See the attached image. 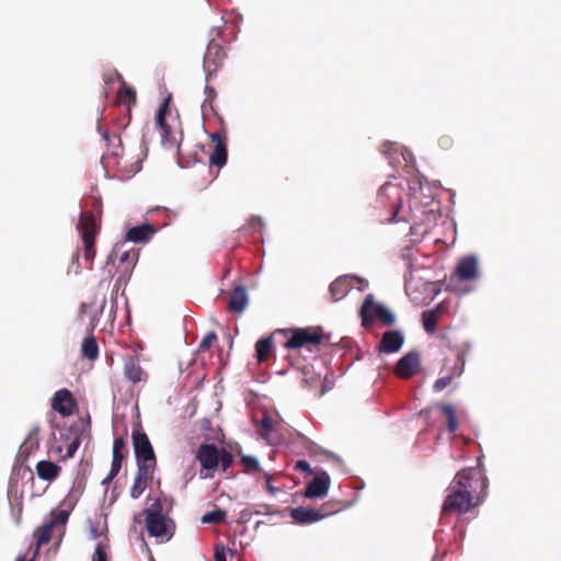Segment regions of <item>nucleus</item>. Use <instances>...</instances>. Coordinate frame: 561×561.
<instances>
[{
	"instance_id": "1",
	"label": "nucleus",
	"mask_w": 561,
	"mask_h": 561,
	"mask_svg": "<svg viewBox=\"0 0 561 561\" xmlns=\"http://www.w3.org/2000/svg\"><path fill=\"white\" fill-rule=\"evenodd\" d=\"M424 188L421 179L412 181L409 185L411 217L402 220L412 221L411 234L427 233L438 218V203L432 196L424 194Z\"/></svg>"
},
{
	"instance_id": "2",
	"label": "nucleus",
	"mask_w": 561,
	"mask_h": 561,
	"mask_svg": "<svg viewBox=\"0 0 561 561\" xmlns=\"http://www.w3.org/2000/svg\"><path fill=\"white\" fill-rule=\"evenodd\" d=\"M453 489L459 488L461 491H467L470 497H474L480 490V494L477 499L482 501L489 488V481L484 472L478 468H467L460 470L454 480L451 481Z\"/></svg>"
},
{
	"instance_id": "3",
	"label": "nucleus",
	"mask_w": 561,
	"mask_h": 561,
	"mask_svg": "<svg viewBox=\"0 0 561 561\" xmlns=\"http://www.w3.org/2000/svg\"><path fill=\"white\" fill-rule=\"evenodd\" d=\"M76 228L83 243L84 260L92 263L95 256L94 239L98 232V224L93 214L80 211Z\"/></svg>"
},
{
	"instance_id": "4",
	"label": "nucleus",
	"mask_w": 561,
	"mask_h": 561,
	"mask_svg": "<svg viewBox=\"0 0 561 561\" xmlns=\"http://www.w3.org/2000/svg\"><path fill=\"white\" fill-rule=\"evenodd\" d=\"M360 317L364 325L379 320L383 325L390 327L396 322V316L383 304L375 302L371 294L367 295L360 308Z\"/></svg>"
},
{
	"instance_id": "5",
	"label": "nucleus",
	"mask_w": 561,
	"mask_h": 561,
	"mask_svg": "<svg viewBox=\"0 0 561 561\" xmlns=\"http://www.w3.org/2000/svg\"><path fill=\"white\" fill-rule=\"evenodd\" d=\"M447 492L448 494L442 507V513L444 515L454 511L459 514L469 512L473 499L469 496L467 491H461L459 488L453 489V483H450Z\"/></svg>"
},
{
	"instance_id": "6",
	"label": "nucleus",
	"mask_w": 561,
	"mask_h": 561,
	"mask_svg": "<svg viewBox=\"0 0 561 561\" xmlns=\"http://www.w3.org/2000/svg\"><path fill=\"white\" fill-rule=\"evenodd\" d=\"M378 198L380 203L388 202L391 208L390 222H397L398 214L402 205V193L400 185L394 183L392 180L386 182L378 191Z\"/></svg>"
},
{
	"instance_id": "7",
	"label": "nucleus",
	"mask_w": 561,
	"mask_h": 561,
	"mask_svg": "<svg viewBox=\"0 0 561 561\" xmlns=\"http://www.w3.org/2000/svg\"><path fill=\"white\" fill-rule=\"evenodd\" d=\"M172 526L173 522L163 513L153 514L151 512L146 516V529L151 537L170 540L173 536V531L170 530Z\"/></svg>"
},
{
	"instance_id": "8",
	"label": "nucleus",
	"mask_w": 561,
	"mask_h": 561,
	"mask_svg": "<svg viewBox=\"0 0 561 561\" xmlns=\"http://www.w3.org/2000/svg\"><path fill=\"white\" fill-rule=\"evenodd\" d=\"M382 152L391 165H398L403 161L407 168H414L415 158L413 153L408 148L400 146L398 142H385Z\"/></svg>"
},
{
	"instance_id": "9",
	"label": "nucleus",
	"mask_w": 561,
	"mask_h": 561,
	"mask_svg": "<svg viewBox=\"0 0 561 561\" xmlns=\"http://www.w3.org/2000/svg\"><path fill=\"white\" fill-rule=\"evenodd\" d=\"M131 438L136 460H151L156 465L153 448L147 434L140 428H134Z\"/></svg>"
},
{
	"instance_id": "10",
	"label": "nucleus",
	"mask_w": 561,
	"mask_h": 561,
	"mask_svg": "<svg viewBox=\"0 0 561 561\" xmlns=\"http://www.w3.org/2000/svg\"><path fill=\"white\" fill-rule=\"evenodd\" d=\"M421 367V356L417 351L403 355L397 363L394 373L403 379L414 376Z\"/></svg>"
},
{
	"instance_id": "11",
	"label": "nucleus",
	"mask_w": 561,
	"mask_h": 561,
	"mask_svg": "<svg viewBox=\"0 0 561 561\" xmlns=\"http://www.w3.org/2000/svg\"><path fill=\"white\" fill-rule=\"evenodd\" d=\"M124 247L125 242L116 243L107 256V263H114L117 260L119 264L126 265L124 267L125 272H130L138 261L139 252L136 250L133 252L129 250H124Z\"/></svg>"
},
{
	"instance_id": "12",
	"label": "nucleus",
	"mask_w": 561,
	"mask_h": 561,
	"mask_svg": "<svg viewBox=\"0 0 561 561\" xmlns=\"http://www.w3.org/2000/svg\"><path fill=\"white\" fill-rule=\"evenodd\" d=\"M321 340V334L316 331H310L309 329H295L293 330L290 337L286 341L285 346L287 348H300L307 344L318 345Z\"/></svg>"
},
{
	"instance_id": "13",
	"label": "nucleus",
	"mask_w": 561,
	"mask_h": 561,
	"mask_svg": "<svg viewBox=\"0 0 561 561\" xmlns=\"http://www.w3.org/2000/svg\"><path fill=\"white\" fill-rule=\"evenodd\" d=\"M455 274L460 282H468L478 278V257L473 254L461 257L456 266Z\"/></svg>"
},
{
	"instance_id": "14",
	"label": "nucleus",
	"mask_w": 561,
	"mask_h": 561,
	"mask_svg": "<svg viewBox=\"0 0 561 561\" xmlns=\"http://www.w3.org/2000/svg\"><path fill=\"white\" fill-rule=\"evenodd\" d=\"M331 479L328 472L317 474L307 485L305 496L308 499H321L329 492Z\"/></svg>"
},
{
	"instance_id": "15",
	"label": "nucleus",
	"mask_w": 561,
	"mask_h": 561,
	"mask_svg": "<svg viewBox=\"0 0 561 561\" xmlns=\"http://www.w3.org/2000/svg\"><path fill=\"white\" fill-rule=\"evenodd\" d=\"M157 228L150 222H144L138 226L129 227L126 231V241L133 243H147L157 233Z\"/></svg>"
},
{
	"instance_id": "16",
	"label": "nucleus",
	"mask_w": 561,
	"mask_h": 561,
	"mask_svg": "<svg viewBox=\"0 0 561 561\" xmlns=\"http://www.w3.org/2000/svg\"><path fill=\"white\" fill-rule=\"evenodd\" d=\"M404 344V334L400 331H386L379 341V353L392 354L398 352Z\"/></svg>"
},
{
	"instance_id": "17",
	"label": "nucleus",
	"mask_w": 561,
	"mask_h": 561,
	"mask_svg": "<svg viewBox=\"0 0 561 561\" xmlns=\"http://www.w3.org/2000/svg\"><path fill=\"white\" fill-rule=\"evenodd\" d=\"M51 408L62 416L71 415L75 408L72 393L66 388L56 391L51 400Z\"/></svg>"
},
{
	"instance_id": "18",
	"label": "nucleus",
	"mask_w": 561,
	"mask_h": 561,
	"mask_svg": "<svg viewBox=\"0 0 561 561\" xmlns=\"http://www.w3.org/2000/svg\"><path fill=\"white\" fill-rule=\"evenodd\" d=\"M465 354L458 353L454 364V373L445 374L443 377L438 378L433 385V390L435 392H440L451 382L454 378L461 376L465 370Z\"/></svg>"
},
{
	"instance_id": "19",
	"label": "nucleus",
	"mask_w": 561,
	"mask_h": 561,
	"mask_svg": "<svg viewBox=\"0 0 561 561\" xmlns=\"http://www.w3.org/2000/svg\"><path fill=\"white\" fill-rule=\"evenodd\" d=\"M210 138L215 142V148L209 154L208 162L210 165L222 168L226 164L228 157L226 144L218 133L211 134Z\"/></svg>"
},
{
	"instance_id": "20",
	"label": "nucleus",
	"mask_w": 561,
	"mask_h": 561,
	"mask_svg": "<svg viewBox=\"0 0 561 561\" xmlns=\"http://www.w3.org/2000/svg\"><path fill=\"white\" fill-rule=\"evenodd\" d=\"M328 514L320 513V511H318V510L307 508V507H302V506L293 508L290 512V516L293 517V519L297 524H300V525L312 524V523L319 522L322 518H324Z\"/></svg>"
},
{
	"instance_id": "21",
	"label": "nucleus",
	"mask_w": 561,
	"mask_h": 561,
	"mask_svg": "<svg viewBox=\"0 0 561 561\" xmlns=\"http://www.w3.org/2000/svg\"><path fill=\"white\" fill-rule=\"evenodd\" d=\"M253 423L255 424V431L260 438L267 442L270 445L276 443V439L273 436V421L267 413H264L261 420H257L256 417L253 416Z\"/></svg>"
},
{
	"instance_id": "22",
	"label": "nucleus",
	"mask_w": 561,
	"mask_h": 561,
	"mask_svg": "<svg viewBox=\"0 0 561 561\" xmlns=\"http://www.w3.org/2000/svg\"><path fill=\"white\" fill-rule=\"evenodd\" d=\"M85 489V478L80 473L73 479L72 486L67 496L61 502V506H68L75 508L80 496L83 494Z\"/></svg>"
},
{
	"instance_id": "23",
	"label": "nucleus",
	"mask_w": 561,
	"mask_h": 561,
	"mask_svg": "<svg viewBox=\"0 0 561 561\" xmlns=\"http://www.w3.org/2000/svg\"><path fill=\"white\" fill-rule=\"evenodd\" d=\"M354 277L340 276L330 285V294L334 301L342 299L353 287Z\"/></svg>"
},
{
	"instance_id": "24",
	"label": "nucleus",
	"mask_w": 561,
	"mask_h": 561,
	"mask_svg": "<svg viewBox=\"0 0 561 561\" xmlns=\"http://www.w3.org/2000/svg\"><path fill=\"white\" fill-rule=\"evenodd\" d=\"M229 311L241 313L245 309V286L238 285L231 293L227 302Z\"/></svg>"
},
{
	"instance_id": "25",
	"label": "nucleus",
	"mask_w": 561,
	"mask_h": 561,
	"mask_svg": "<svg viewBox=\"0 0 561 561\" xmlns=\"http://www.w3.org/2000/svg\"><path fill=\"white\" fill-rule=\"evenodd\" d=\"M144 370L138 360L134 357H128L124 364V376L131 383L140 382L144 379Z\"/></svg>"
},
{
	"instance_id": "26",
	"label": "nucleus",
	"mask_w": 561,
	"mask_h": 561,
	"mask_svg": "<svg viewBox=\"0 0 561 561\" xmlns=\"http://www.w3.org/2000/svg\"><path fill=\"white\" fill-rule=\"evenodd\" d=\"M60 467L53 461L41 460L36 465V472L39 479L44 481H53L57 478Z\"/></svg>"
},
{
	"instance_id": "27",
	"label": "nucleus",
	"mask_w": 561,
	"mask_h": 561,
	"mask_svg": "<svg viewBox=\"0 0 561 561\" xmlns=\"http://www.w3.org/2000/svg\"><path fill=\"white\" fill-rule=\"evenodd\" d=\"M161 131V146L164 149H171L176 147L180 148V139L178 138V131L174 130L169 124H164L163 127H158Z\"/></svg>"
},
{
	"instance_id": "28",
	"label": "nucleus",
	"mask_w": 561,
	"mask_h": 561,
	"mask_svg": "<svg viewBox=\"0 0 561 561\" xmlns=\"http://www.w3.org/2000/svg\"><path fill=\"white\" fill-rule=\"evenodd\" d=\"M197 459L204 461H220V450L211 444H203L197 450Z\"/></svg>"
},
{
	"instance_id": "29",
	"label": "nucleus",
	"mask_w": 561,
	"mask_h": 561,
	"mask_svg": "<svg viewBox=\"0 0 561 561\" xmlns=\"http://www.w3.org/2000/svg\"><path fill=\"white\" fill-rule=\"evenodd\" d=\"M81 353L82 356L85 357L89 360H94L99 356V346L96 339L94 336H87L84 337L82 345H81Z\"/></svg>"
},
{
	"instance_id": "30",
	"label": "nucleus",
	"mask_w": 561,
	"mask_h": 561,
	"mask_svg": "<svg viewBox=\"0 0 561 561\" xmlns=\"http://www.w3.org/2000/svg\"><path fill=\"white\" fill-rule=\"evenodd\" d=\"M273 347V339L272 336H266L257 341L255 345V357L259 363L265 362L272 351Z\"/></svg>"
},
{
	"instance_id": "31",
	"label": "nucleus",
	"mask_w": 561,
	"mask_h": 561,
	"mask_svg": "<svg viewBox=\"0 0 561 561\" xmlns=\"http://www.w3.org/2000/svg\"><path fill=\"white\" fill-rule=\"evenodd\" d=\"M73 508H70L68 506H62L59 511H53L50 514V520L47 522L48 524H51V527L62 525L65 526L69 519L70 513Z\"/></svg>"
},
{
	"instance_id": "32",
	"label": "nucleus",
	"mask_w": 561,
	"mask_h": 561,
	"mask_svg": "<svg viewBox=\"0 0 561 561\" xmlns=\"http://www.w3.org/2000/svg\"><path fill=\"white\" fill-rule=\"evenodd\" d=\"M137 461V472L135 478H139L140 480L147 481L153 473L156 465L151 462V460H136Z\"/></svg>"
},
{
	"instance_id": "33",
	"label": "nucleus",
	"mask_w": 561,
	"mask_h": 561,
	"mask_svg": "<svg viewBox=\"0 0 561 561\" xmlns=\"http://www.w3.org/2000/svg\"><path fill=\"white\" fill-rule=\"evenodd\" d=\"M53 527L51 524H44L43 526L38 527L35 531L36 536V552L38 551L39 547L44 543H47L50 540L51 537Z\"/></svg>"
},
{
	"instance_id": "34",
	"label": "nucleus",
	"mask_w": 561,
	"mask_h": 561,
	"mask_svg": "<svg viewBox=\"0 0 561 561\" xmlns=\"http://www.w3.org/2000/svg\"><path fill=\"white\" fill-rule=\"evenodd\" d=\"M442 411L444 412V414L447 416V420H448V424H447V427H448V431L449 433L454 434L457 428H458V421H457V417H456V412H455V409L451 404H442Z\"/></svg>"
},
{
	"instance_id": "35",
	"label": "nucleus",
	"mask_w": 561,
	"mask_h": 561,
	"mask_svg": "<svg viewBox=\"0 0 561 561\" xmlns=\"http://www.w3.org/2000/svg\"><path fill=\"white\" fill-rule=\"evenodd\" d=\"M236 557V551L230 548H226L222 545H217L215 547L214 558L215 561H233Z\"/></svg>"
},
{
	"instance_id": "36",
	"label": "nucleus",
	"mask_w": 561,
	"mask_h": 561,
	"mask_svg": "<svg viewBox=\"0 0 561 561\" xmlns=\"http://www.w3.org/2000/svg\"><path fill=\"white\" fill-rule=\"evenodd\" d=\"M204 94H205V100L202 104L203 114H205L207 112V110L214 111L213 103L216 98V91L213 87H210L209 84H206L205 89H204Z\"/></svg>"
},
{
	"instance_id": "37",
	"label": "nucleus",
	"mask_w": 561,
	"mask_h": 561,
	"mask_svg": "<svg viewBox=\"0 0 561 561\" xmlns=\"http://www.w3.org/2000/svg\"><path fill=\"white\" fill-rule=\"evenodd\" d=\"M225 517H226V512L220 508H217V510H213V511L204 514L202 517V523L218 524V523L222 522L225 519Z\"/></svg>"
},
{
	"instance_id": "38",
	"label": "nucleus",
	"mask_w": 561,
	"mask_h": 561,
	"mask_svg": "<svg viewBox=\"0 0 561 561\" xmlns=\"http://www.w3.org/2000/svg\"><path fill=\"white\" fill-rule=\"evenodd\" d=\"M176 153H178V165L182 169L191 168L195 163L199 162V159L196 157V153L185 156L184 153H182L180 148L176 150Z\"/></svg>"
},
{
	"instance_id": "39",
	"label": "nucleus",
	"mask_w": 561,
	"mask_h": 561,
	"mask_svg": "<svg viewBox=\"0 0 561 561\" xmlns=\"http://www.w3.org/2000/svg\"><path fill=\"white\" fill-rule=\"evenodd\" d=\"M147 488V481L140 480L139 478L134 479V483L130 489V497L131 499H139L140 495L144 493V491Z\"/></svg>"
},
{
	"instance_id": "40",
	"label": "nucleus",
	"mask_w": 561,
	"mask_h": 561,
	"mask_svg": "<svg viewBox=\"0 0 561 561\" xmlns=\"http://www.w3.org/2000/svg\"><path fill=\"white\" fill-rule=\"evenodd\" d=\"M214 49L219 50L220 48L218 45L210 43L204 57V70L206 72V80H208V76L211 73L209 64L211 60Z\"/></svg>"
},
{
	"instance_id": "41",
	"label": "nucleus",
	"mask_w": 561,
	"mask_h": 561,
	"mask_svg": "<svg viewBox=\"0 0 561 561\" xmlns=\"http://www.w3.org/2000/svg\"><path fill=\"white\" fill-rule=\"evenodd\" d=\"M106 545L103 541H99L92 561H107Z\"/></svg>"
},
{
	"instance_id": "42",
	"label": "nucleus",
	"mask_w": 561,
	"mask_h": 561,
	"mask_svg": "<svg viewBox=\"0 0 561 561\" xmlns=\"http://www.w3.org/2000/svg\"><path fill=\"white\" fill-rule=\"evenodd\" d=\"M168 111H169L168 103L163 102L159 106V110L157 112V117H156L157 127H163L164 124H168L165 121V115H167Z\"/></svg>"
},
{
	"instance_id": "43",
	"label": "nucleus",
	"mask_w": 561,
	"mask_h": 561,
	"mask_svg": "<svg viewBox=\"0 0 561 561\" xmlns=\"http://www.w3.org/2000/svg\"><path fill=\"white\" fill-rule=\"evenodd\" d=\"M423 327L426 332L433 333L436 329V318L433 314L425 312L423 314Z\"/></svg>"
},
{
	"instance_id": "44",
	"label": "nucleus",
	"mask_w": 561,
	"mask_h": 561,
	"mask_svg": "<svg viewBox=\"0 0 561 561\" xmlns=\"http://www.w3.org/2000/svg\"><path fill=\"white\" fill-rule=\"evenodd\" d=\"M239 334V329L236 323H230L227 328L224 339L227 341L229 348L233 346L234 335Z\"/></svg>"
},
{
	"instance_id": "45",
	"label": "nucleus",
	"mask_w": 561,
	"mask_h": 561,
	"mask_svg": "<svg viewBox=\"0 0 561 561\" xmlns=\"http://www.w3.org/2000/svg\"><path fill=\"white\" fill-rule=\"evenodd\" d=\"M217 340V334L215 332H208L199 343L198 348L201 351L208 350L209 346Z\"/></svg>"
},
{
	"instance_id": "46",
	"label": "nucleus",
	"mask_w": 561,
	"mask_h": 561,
	"mask_svg": "<svg viewBox=\"0 0 561 561\" xmlns=\"http://www.w3.org/2000/svg\"><path fill=\"white\" fill-rule=\"evenodd\" d=\"M123 459H124V455H113L112 456V463H111V469L110 471L112 472L113 476H117L121 468H122V462H123Z\"/></svg>"
},
{
	"instance_id": "47",
	"label": "nucleus",
	"mask_w": 561,
	"mask_h": 561,
	"mask_svg": "<svg viewBox=\"0 0 561 561\" xmlns=\"http://www.w3.org/2000/svg\"><path fill=\"white\" fill-rule=\"evenodd\" d=\"M10 506H11V515L14 518L15 524L19 525L21 522V516H22V504L19 503L16 506H14L10 502Z\"/></svg>"
},
{
	"instance_id": "48",
	"label": "nucleus",
	"mask_w": 561,
	"mask_h": 561,
	"mask_svg": "<svg viewBox=\"0 0 561 561\" xmlns=\"http://www.w3.org/2000/svg\"><path fill=\"white\" fill-rule=\"evenodd\" d=\"M123 90L122 92L119 93L121 96H126L128 99V101L130 102H135L136 101V92L133 88L130 87H127L124 82H123Z\"/></svg>"
},
{
	"instance_id": "49",
	"label": "nucleus",
	"mask_w": 561,
	"mask_h": 561,
	"mask_svg": "<svg viewBox=\"0 0 561 561\" xmlns=\"http://www.w3.org/2000/svg\"><path fill=\"white\" fill-rule=\"evenodd\" d=\"M125 447V440L123 437H116L113 443V455H123V449Z\"/></svg>"
},
{
	"instance_id": "50",
	"label": "nucleus",
	"mask_w": 561,
	"mask_h": 561,
	"mask_svg": "<svg viewBox=\"0 0 561 561\" xmlns=\"http://www.w3.org/2000/svg\"><path fill=\"white\" fill-rule=\"evenodd\" d=\"M80 446V440L79 438H76L73 439L68 446H67V450H66V457L67 458H71L76 451L78 450Z\"/></svg>"
},
{
	"instance_id": "51",
	"label": "nucleus",
	"mask_w": 561,
	"mask_h": 561,
	"mask_svg": "<svg viewBox=\"0 0 561 561\" xmlns=\"http://www.w3.org/2000/svg\"><path fill=\"white\" fill-rule=\"evenodd\" d=\"M153 513V514H157V513H162V504H161V501L159 499H154L153 503L150 505V507L146 508L145 510V514H150V513Z\"/></svg>"
},
{
	"instance_id": "52",
	"label": "nucleus",
	"mask_w": 561,
	"mask_h": 561,
	"mask_svg": "<svg viewBox=\"0 0 561 561\" xmlns=\"http://www.w3.org/2000/svg\"><path fill=\"white\" fill-rule=\"evenodd\" d=\"M232 456L224 450L220 451V462L224 470H226L232 463Z\"/></svg>"
},
{
	"instance_id": "53",
	"label": "nucleus",
	"mask_w": 561,
	"mask_h": 561,
	"mask_svg": "<svg viewBox=\"0 0 561 561\" xmlns=\"http://www.w3.org/2000/svg\"><path fill=\"white\" fill-rule=\"evenodd\" d=\"M247 466H248V473L251 471V470H257L259 469V460L256 457L254 456H250L248 455V458H247Z\"/></svg>"
},
{
	"instance_id": "54",
	"label": "nucleus",
	"mask_w": 561,
	"mask_h": 561,
	"mask_svg": "<svg viewBox=\"0 0 561 561\" xmlns=\"http://www.w3.org/2000/svg\"><path fill=\"white\" fill-rule=\"evenodd\" d=\"M256 226L260 228V230L263 228L264 225L262 217H253L251 219H248V229L255 228Z\"/></svg>"
},
{
	"instance_id": "55",
	"label": "nucleus",
	"mask_w": 561,
	"mask_h": 561,
	"mask_svg": "<svg viewBox=\"0 0 561 561\" xmlns=\"http://www.w3.org/2000/svg\"><path fill=\"white\" fill-rule=\"evenodd\" d=\"M79 259H80L79 251H76L72 254V257H71V264L76 265V268H75V274L76 275H79L81 273V267H80V264H79Z\"/></svg>"
},
{
	"instance_id": "56",
	"label": "nucleus",
	"mask_w": 561,
	"mask_h": 561,
	"mask_svg": "<svg viewBox=\"0 0 561 561\" xmlns=\"http://www.w3.org/2000/svg\"><path fill=\"white\" fill-rule=\"evenodd\" d=\"M296 469H299V470H302V471H306V472H311V467L309 465V462L307 460H299L296 462Z\"/></svg>"
},
{
	"instance_id": "57",
	"label": "nucleus",
	"mask_w": 561,
	"mask_h": 561,
	"mask_svg": "<svg viewBox=\"0 0 561 561\" xmlns=\"http://www.w3.org/2000/svg\"><path fill=\"white\" fill-rule=\"evenodd\" d=\"M220 461H204L201 462L203 470H215L219 466Z\"/></svg>"
},
{
	"instance_id": "58",
	"label": "nucleus",
	"mask_w": 561,
	"mask_h": 561,
	"mask_svg": "<svg viewBox=\"0 0 561 561\" xmlns=\"http://www.w3.org/2000/svg\"><path fill=\"white\" fill-rule=\"evenodd\" d=\"M90 535L93 539H99L101 537L102 533L100 531L98 525L92 523L90 524Z\"/></svg>"
},
{
	"instance_id": "59",
	"label": "nucleus",
	"mask_w": 561,
	"mask_h": 561,
	"mask_svg": "<svg viewBox=\"0 0 561 561\" xmlns=\"http://www.w3.org/2000/svg\"><path fill=\"white\" fill-rule=\"evenodd\" d=\"M265 477H266V489L268 490V492L271 494H273V495L276 494L278 490L275 486H273V484L271 482V477L267 473H265Z\"/></svg>"
},
{
	"instance_id": "60",
	"label": "nucleus",
	"mask_w": 561,
	"mask_h": 561,
	"mask_svg": "<svg viewBox=\"0 0 561 561\" xmlns=\"http://www.w3.org/2000/svg\"><path fill=\"white\" fill-rule=\"evenodd\" d=\"M98 131L100 133V135L102 136V138L106 142V145H108L111 141V137H110L108 133L106 130L102 129L100 126L98 127Z\"/></svg>"
},
{
	"instance_id": "61",
	"label": "nucleus",
	"mask_w": 561,
	"mask_h": 561,
	"mask_svg": "<svg viewBox=\"0 0 561 561\" xmlns=\"http://www.w3.org/2000/svg\"><path fill=\"white\" fill-rule=\"evenodd\" d=\"M116 476H113L110 471L108 474L102 480V484L106 485L108 484Z\"/></svg>"
},
{
	"instance_id": "62",
	"label": "nucleus",
	"mask_w": 561,
	"mask_h": 561,
	"mask_svg": "<svg viewBox=\"0 0 561 561\" xmlns=\"http://www.w3.org/2000/svg\"><path fill=\"white\" fill-rule=\"evenodd\" d=\"M443 371H446V374H450V373H454V365L451 367H444L443 368Z\"/></svg>"
},
{
	"instance_id": "63",
	"label": "nucleus",
	"mask_w": 561,
	"mask_h": 561,
	"mask_svg": "<svg viewBox=\"0 0 561 561\" xmlns=\"http://www.w3.org/2000/svg\"><path fill=\"white\" fill-rule=\"evenodd\" d=\"M358 283L362 284V286L359 287V290H364V288L367 286V282L366 280H363V279H357Z\"/></svg>"
},
{
	"instance_id": "64",
	"label": "nucleus",
	"mask_w": 561,
	"mask_h": 561,
	"mask_svg": "<svg viewBox=\"0 0 561 561\" xmlns=\"http://www.w3.org/2000/svg\"><path fill=\"white\" fill-rule=\"evenodd\" d=\"M240 462L243 465V467L245 468V455H240Z\"/></svg>"
}]
</instances>
